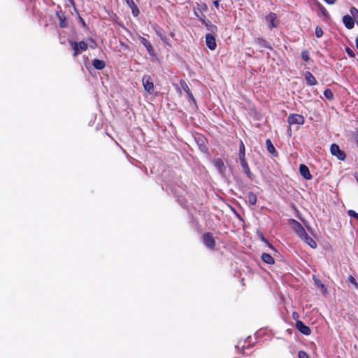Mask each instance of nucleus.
<instances>
[{"instance_id": "39448f33", "label": "nucleus", "mask_w": 358, "mask_h": 358, "mask_svg": "<svg viewBox=\"0 0 358 358\" xmlns=\"http://www.w3.org/2000/svg\"><path fill=\"white\" fill-rule=\"evenodd\" d=\"M71 45L73 47V56L77 57L80 54V51H85L88 48V45L85 41H71Z\"/></svg>"}, {"instance_id": "f8f14e48", "label": "nucleus", "mask_w": 358, "mask_h": 358, "mask_svg": "<svg viewBox=\"0 0 358 358\" xmlns=\"http://www.w3.org/2000/svg\"><path fill=\"white\" fill-rule=\"evenodd\" d=\"M56 16L59 20V25L61 28H66L68 27L64 12L62 10L57 11Z\"/></svg>"}, {"instance_id": "de8ad7c7", "label": "nucleus", "mask_w": 358, "mask_h": 358, "mask_svg": "<svg viewBox=\"0 0 358 358\" xmlns=\"http://www.w3.org/2000/svg\"><path fill=\"white\" fill-rule=\"evenodd\" d=\"M356 180L358 182V176H355Z\"/></svg>"}, {"instance_id": "9d476101", "label": "nucleus", "mask_w": 358, "mask_h": 358, "mask_svg": "<svg viewBox=\"0 0 358 358\" xmlns=\"http://www.w3.org/2000/svg\"><path fill=\"white\" fill-rule=\"evenodd\" d=\"M296 328L303 335L309 336L311 334L310 328L302 321H297L296 322Z\"/></svg>"}, {"instance_id": "58836bf2", "label": "nucleus", "mask_w": 358, "mask_h": 358, "mask_svg": "<svg viewBox=\"0 0 358 358\" xmlns=\"http://www.w3.org/2000/svg\"><path fill=\"white\" fill-rule=\"evenodd\" d=\"M348 280H349L350 282H352L353 285H355V286L357 288H358V284H357V281H356L355 278L353 276L350 275V276L348 277Z\"/></svg>"}, {"instance_id": "79ce46f5", "label": "nucleus", "mask_w": 358, "mask_h": 358, "mask_svg": "<svg viewBox=\"0 0 358 358\" xmlns=\"http://www.w3.org/2000/svg\"><path fill=\"white\" fill-rule=\"evenodd\" d=\"M213 5L214 6L219 10L220 8V0H215L213 1Z\"/></svg>"}, {"instance_id": "423d86ee", "label": "nucleus", "mask_w": 358, "mask_h": 358, "mask_svg": "<svg viewBox=\"0 0 358 358\" xmlns=\"http://www.w3.org/2000/svg\"><path fill=\"white\" fill-rule=\"evenodd\" d=\"M287 122L289 125L292 124H303L305 117L300 114L292 113L287 117Z\"/></svg>"}, {"instance_id": "6ab92c4d", "label": "nucleus", "mask_w": 358, "mask_h": 358, "mask_svg": "<svg viewBox=\"0 0 358 358\" xmlns=\"http://www.w3.org/2000/svg\"><path fill=\"white\" fill-rule=\"evenodd\" d=\"M301 239L307 245H308L311 248H317L316 242L307 233L306 235H303Z\"/></svg>"}, {"instance_id": "c9c22d12", "label": "nucleus", "mask_w": 358, "mask_h": 358, "mask_svg": "<svg viewBox=\"0 0 358 358\" xmlns=\"http://www.w3.org/2000/svg\"><path fill=\"white\" fill-rule=\"evenodd\" d=\"M299 358H309L308 355L303 350H299L298 352Z\"/></svg>"}, {"instance_id": "4c0bfd02", "label": "nucleus", "mask_w": 358, "mask_h": 358, "mask_svg": "<svg viewBox=\"0 0 358 358\" xmlns=\"http://www.w3.org/2000/svg\"><path fill=\"white\" fill-rule=\"evenodd\" d=\"M245 152V147L243 143V142L241 140L240 141V145H239V153Z\"/></svg>"}, {"instance_id": "7ed1b4c3", "label": "nucleus", "mask_w": 358, "mask_h": 358, "mask_svg": "<svg viewBox=\"0 0 358 358\" xmlns=\"http://www.w3.org/2000/svg\"><path fill=\"white\" fill-rule=\"evenodd\" d=\"M289 224L299 238H301L303 235H306V231L302 224L294 219H290Z\"/></svg>"}, {"instance_id": "cd10ccee", "label": "nucleus", "mask_w": 358, "mask_h": 358, "mask_svg": "<svg viewBox=\"0 0 358 358\" xmlns=\"http://www.w3.org/2000/svg\"><path fill=\"white\" fill-rule=\"evenodd\" d=\"M180 84L182 88L183 89V90L186 93H189L190 92V89H189V86L187 85V83L184 80H180Z\"/></svg>"}, {"instance_id": "393cba45", "label": "nucleus", "mask_w": 358, "mask_h": 358, "mask_svg": "<svg viewBox=\"0 0 358 358\" xmlns=\"http://www.w3.org/2000/svg\"><path fill=\"white\" fill-rule=\"evenodd\" d=\"M195 10L196 11L199 10L201 13V14H202L203 13L208 11V7L206 3L201 2L200 3H197Z\"/></svg>"}, {"instance_id": "e433bc0d", "label": "nucleus", "mask_w": 358, "mask_h": 358, "mask_svg": "<svg viewBox=\"0 0 358 358\" xmlns=\"http://www.w3.org/2000/svg\"><path fill=\"white\" fill-rule=\"evenodd\" d=\"M350 12L355 18L358 15V10L355 7H351Z\"/></svg>"}, {"instance_id": "aec40b11", "label": "nucleus", "mask_w": 358, "mask_h": 358, "mask_svg": "<svg viewBox=\"0 0 358 358\" xmlns=\"http://www.w3.org/2000/svg\"><path fill=\"white\" fill-rule=\"evenodd\" d=\"M305 78L307 82V84L311 86L316 85L317 84V81L315 76L309 71L306 72L305 74Z\"/></svg>"}, {"instance_id": "37998d69", "label": "nucleus", "mask_w": 358, "mask_h": 358, "mask_svg": "<svg viewBox=\"0 0 358 358\" xmlns=\"http://www.w3.org/2000/svg\"><path fill=\"white\" fill-rule=\"evenodd\" d=\"M187 96H188V98L191 100H192L194 102L196 101L192 93L191 92V91L189 92V93H187Z\"/></svg>"}, {"instance_id": "4468645a", "label": "nucleus", "mask_w": 358, "mask_h": 358, "mask_svg": "<svg viewBox=\"0 0 358 358\" xmlns=\"http://www.w3.org/2000/svg\"><path fill=\"white\" fill-rule=\"evenodd\" d=\"M343 22L348 29H352L355 26V20L349 15H345L343 17Z\"/></svg>"}, {"instance_id": "09e8293b", "label": "nucleus", "mask_w": 358, "mask_h": 358, "mask_svg": "<svg viewBox=\"0 0 358 358\" xmlns=\"http://www.w3.org/2000/svg\"><path fill=\"white\" fill-rule=\"evenodd\" d=\"M178 91H179L180 92H181V90H180V89L179 87H178Z\"/></svg>"}, {"instance_id": "a19ab883", "label": "nucleus", "mask_w": 358, "mask_h": 358, "mask_svg": "<svg viewBox=\"0 0 358 358\" xmlns=\"http://www.w3.org/2000/svg\"><path fill=\"white\" fill-rule=\"evenodd\" d=\"M292 318H293V320H296V322L297 321H300V320H299V315L298 314V313H296V312H295V311L292 313Z\"/></svg>"}, {"instance_id": "ea45409f", "label": "nucleus", "mask_w": 358, "mask_h": 358, "mask_svg": "<svg viewBox=\"0 0 358 358\" xmlns=\"http://www.w3.org/2000/svg\"><path fill=\"white\" fill-rule=\"evenodd\" d=\"M238 158H239V160H240V162H244V161H246V159H245V152H241V153H239L238 154Z\"/></svg>"}, {"instance_id": "c85d7f7f", "label": "nucleus", "mask_w": 358, "mask_h": 358, "mask_svg": "<svg viewBox=\"0 0 358 358\" xmlns=\"http://www.w3.org/2000/svg\"><path fill=\"white\" fill-rule=\"evenodd\" d=\"M318 7H319V9L321 11L322 14L324 17L329 16V13L327 11V10L321 3H318Z\"/></svg>"}, {"instance_id": "f03ea898", "label": "nucleus", "mask_w": 358, "mask_h": 358, "mask_svg": "<svg viewBox=\"0 0 358 358\" xmlns=\"http://www.w3.org/2000/svg\"><path fill=\"white\" fill-rule=\"evenodd\" d=\"M202 241L206 248L210 250H215L216 242L212 233L206 232L202 234Z\"/></svg>"}, {"instance_id": "0eeeda50", "label": "nucleus", "mask_w": 358, "mask_h": 358, "mask_svg": "<svg viewBox=\"0 0 358 358\" xmlns=\"http://www.w3.org/2000/svg\"><path fill=\"white\" fill-rule=\"evenodd\" d=\"M330 151L331 155L336 156L339 160H344L346 157L344 151L341 150L339 146L336 143H333L331 145Z\"/></svg>"}, {"instance_id": "b1692460", "label": "nucleus", "mask_w": 358, "mask_h": 358, "mask_svg": "<svg viewBox=\"0 0 358 358\" xmlns=\"http://www.w3.org/2000/svg\"><path fill=\"white\" fill-rule=\"evenodd\" d=\"M248 201L250 205H255L257 201V195L252 192L248 193Z\"/></svg>"}, {"instance_id": "bb28decb", "label": "nucleus", "mask_w": 358, "mask_h": 358, "mask_svg": "<svg viewBox=\"0 0 358 358\" xmlns=\"http://www.w3.org/2000/svg\"><path fill=\"white\" fill-rule=\"evenodd\" d=\"M259 238L261 239L262 241L264 242L265 243H266L268 245V246L273 250L275 251V249L274 248V247L268 242V241L264 236L263 234L262 233H259Z\"/></svg>"}, {"instance_id": "473e14b6", "label": "nucleus", "mask_w": 358, "mask_h": 358, "mask_svg": "<svg viewBox=\"0 0 358 358\" xmlns=\"http://www.w3.org/2000/svg\"><path fill=\"white\" fill-rule=\"evenodd\" d=\"M345 52L350 57H351V58L355 57V54L354 51L349 47H345Z\"/></svg>"}, {"instance_id": "5701e85b", "label": "nucleus", "mask_w": 358, "mask_h": 358, "mask_svg": "<svg viewBox=\"0 0 358 358\" xmlns=\"http://www.w3.org/2000/svg\"><path fill=\"white\" fill-rule=\"evenodd\" d=\"M261 259L264 263L267 264H273L275 263L274 258L268 253H262Z\"/></svg>"}, {"instance_id": "9b49d317", "label": "nucleus", "mask_w": 358, "mask_h": 358, "mask_svg": "<svg viewBox=\"0 0 358 358\" xmlns=\"http://www.w3.org/2000/svg\"><path fill=\"white\" fill-rule=\"evenodd\" d=\"M206 46L211 50L216 48L217 44L215 36L209 33L206 35Z\"/></svg>"}, {"instance_id": "a211bd4d", "label": "nucleus", "mask_w": 358, "mask_h": 358, "mask_svg": "<svg viewBox=\"0 0 358 358\" xmlns=\"http://www.w3.org/2000/svg\"><path fill=\"white\" fill-rule=\"evenodd\" d=\"M255 43L261 48H265L271 50L272 47L269 43L264 38L258 37L255 38Z\"/></svg>"}, {"instance_id": "c03bdc74", "label": "nucleus", "mask_w": 358, "mask_h": 358, "mask_svg": "<svg viewBox=\"0 0 358 358\" xmlns=\"http://www.w3.org/2000/svg\"><path fill=\"white\" fill-rule=\"evenodd\" d=\"M337 0H324V2H326L327 4H334Z\"/></svg>"}, {"instance_id": "4be33fe9", "label": "nucleus", "mask_w": 358, "mask_h": 358, "mask_svg": "<svg viewBox=\"0 0 358 358\" xmlns=\"http://www.w3.org/2000/svg\"><path fill=\"white\" fill-rule=\"evenodd\" d=\"M92 65L97 70H102L106 67L105 62L99 59H94L92 60Z\"/></svg>"}, {"instance_id": "c756f323", "label": "nucleus", "mask_w": 358, "mask_h": 358, "mask_svg": "<svg viewBox=\"0 0 358 358\" xmlns=\"http://www.w3.org/2000/svg\"><path fill=\"white\" fill-rule=\"evenodd\" d=\"M301 58L303 59V61L308 62L310 59L309 52L306 50H303L301 52Z\"/></svg>"}, {"instance_id": "a878e982", "label": "nucleus", "mask_w": 358, "mask_h": 358, "mask_svg": "<svg viewBox=\"0 0 358 358\" xmlns=\"http://www.w3.org/2000/svg\"><path fill=\"white\" fill-rule=\"evenodd\" d=\"M324 96L329 101L333 100L334 97L333 92L329 88L324 91Z\"/></svg>"}, {"instance_id": "2f4dec72", "label": "nucleus", "mask_w": 358, "mask_h": 358, "mask_svg": "<svg viewBox=\"0 0 358 358\" xmlns=\"http://www.w3.org/2000/svg\"><path fill=\"white\" fill-rule=\"evenodd\" d=\"M161 29L159 28L158 29H155V32L157 34V35L158 36H159V38L162 39V41H163L164 42H166L167 38L165 36H164L162 33H161Z\"/></svg>"}, {"instance_id": "ddd939ff", "label": "nucleus", "mask_w": 358, "mask_h": 358, "mask_svg": "<svg viewBox=\"0 0 358 358\" xmlns=\"http://www.w3.org/2000/svg\"><path fill=\"white\" fill-rule=\"evenodd\" d=\"M299 173L306 180H310L312 178V175L310 173L309 169L305 164H301L299 166Z\"/></svg>"}, {"instance_id": "f704fd0d", "label": "nucleus", "mask_w": 358, "mask_h": 358, "mask_svg": "<svg viewBox=\"0 0 358 358\" xmlns=\"http://www.w3.org/2000/svg\"><path fill=\"white\" fill-rule=\"evenodd\" d=\"M348 214L350 217H355L358 220V213H357L355 210H349L348 211Z\"/></svg>"}, {"instance_id": "49530a36", "label": "nucleus", "mask_w": 358, "mask_h": 358, "mask_svg": "<svg viewBox=\"0 0 358 358\" xmlns=\"http://www.w3.org/2000/svg\"><path fill=\"white\" fill-rule=\"evenodd\" d=\"M355 44H356V47L358 50V36H357L356 39H355Z\"/></svg>"}, {"instance_id": "20e7f679", "label": "nucleus", "mask_w": 358, "mask_h": 358, "mask_svg": "<svg viewBox=\"0 0 358 358\" xmlns=\"http://www.w3.org/2000/svg\"><path fill=\"white\" fill-rule=\"evenodd\" d=\"M142 83L145 91L150 94H153L155 86L151 76L149 75H144L142 78Z\"/></svg>"}, {"instance_id": "412c9836", "label": "nucleus", "mask_w": 358, "mask_h": 358, "mask_svg": "<svg viewBox=\"0 0 358 358\" xmlns=\"http://www.w3.org/2000/svg\"><path fill=\"white\" fill-rule=\"evenodd\" d=\"M266 149L269 153H271L274 157L278 156V152L275 150V147L273 146V145L270 139L266 140Z\"/></svg>"}, {"instance_id": "7c9ffc66", "label": "nucleus", "mask_w": 358, "mask_h": 358, "mask_svg": "<svg viewBox=\"0 0 358 358\" xmlns=\"http://www.w3.org/2000/svg\"><path fill=\"white\" fill-rule=\"evenodd\" d=\"M322 35H323V30H322V29L320 27H319V26L316 27V28H315V36H316V37L317 38H321L322 36Z\"/></svg>"}, {"instance_id": "dca6fc26", "label": "nucleus", "mask_w": 358, "mask_h": 358, "mask_svg": "<svg viewBox=\"0 0 358 358\" xmlns=\"http://www.w3.org/2000/svg\"><path fill=\"white\" fill-rule=\"evenodd\" d=\"M140 41L146 48L148 53L150 55H155V50H154V48L152 47V45L151 44V43L149 41H148L144 37H140Z\"/></svg>"}, {"instance_id": "3c124183", "label": "nucleus", "mask_w": 358, "mask_h": 358, "mask_svg": "<svg viewBox=\"0 0 358 358\" xmlns=\"http://www.w3.org/2000/svg\"><path fill=\"white\" fill-rule=\"evenodd\" d=\"M357 25H358V20H357Z\"/></svg>"}, {"instance_id": "72a5a7b5", "label": "nucleus", "mask_w": 358, "mask_h": 358, "mask_svg": "<svg viewBox=\"0 0 358 358\" xmlns=\"http://www.w3.org/2000/svg\"><path fill=\"white\" fill-rule=\"evenodd\" d=\"M314 281H315V284L317 287H320L321 289H326L324 285L322 283L320 280H319L318 278H314Z\"/></svg>"}, {"instance_id": "2eb2a0df", "label": "nucleus", "mask_w": 358, "mask_h": 358, "mask_svg": "<svg viewBox=\"0 0 358 358\" xmlns=\"http://www.w3.org/2000/svg\"><path fill=\"white\" fill-rule=\"evenodd\" d=\"M240 163H241V166L245 174L247 176V177L250 180H253L255 178V176L252 173L248 162L244 161V162H242Z\"/></svg>"}, {"instance_id": "1a4fd4ad", "label": "nucleus", "mask_w": 358, "mask_h": 358, "mask_svg": "<svg viewBox=\"0 0 358 358\" xmlns=\"http://www.w3.org/2000/svg\"><path fill=\"white\" fill-rule=\"evenodd\" d=\"M213 163L219 173L224 176L225 174L226 167L223 160L220 158H214Z\"/></svg>"}, {"instance_id": "f3484780", "label": "nucleus", "mask_w": 358, "mask_h": 358, "mask_svg": "<svg viewBox=\"0 0 358 358\" xmlns=\"http://www.w3.org/2000/svg\"><path fill=\"white\" fill-rule=\"evenodd\" d=\"M124 1L127 3L128 6L131 9L132 15L134 17H137L140 13V10L136 4L135 3V2L133 0H125Z\"/></svg>"}, {"instance_id": "8fccbe9b", "label": "nucleus", "mask_w": 358, "mask_h": 358, "mask_svg": "<svg viewBox=\"0 0 358 358\" xmlns=\"http://www.w3.org/2000/svg\"><path fill=\"white\" fill-rule=\"evenodd\" d=\"M357 146H358V141H357Z\"/></svg>"}, {"instance_id": "a18cd8bd", "label": "nucleus", "mask_w": 358, "mask_h": 358, "mask_svg": "<svg viewBox=\"0 0 358 358\" xmlns=\"http://www.w3.org/2000/svg\"><path fill=\"white\" fill-rule=\"evenodd\" d=\"M80 20L84 26H86L85 22L82 17H80Z\"/></svg>"}, {"instance_id": "6e6552de", "label": "nucleus", "mask_w": 358, "mask_h": 358, "mask_svg": "<svg viewBox=\"0 0 358 358\" xmlns=\"http://www.w3.org/2000/svg\"><path fill=\"white\" fill-rule=\"evenodd\" d=\"M266 21L268 23L269 29L278 27L279 21L277 18V15L275 13L271 12L268 15L265 17Z\"/></svg>"}, {"instance_id": "f257e3e1", "label": "nucleus", "mask_w": 358, "mask_h": 358, "mask_svg": "<svg viewBox=\"0 0 358 358\" xmlns=\"http://www.w3.org/2000/svg\"><path fill=\"white\" fill-rule=\"evenodd\" d=\"M194 13L196 17L205 25L206 29L212 33H215L217 31L216 25L213 24L208 19H207L203 13L199 14V13L194 10Z\"/></svg>"}]
</instances>
